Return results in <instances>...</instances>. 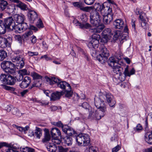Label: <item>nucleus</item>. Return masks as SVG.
<instances>
[{
	"label": "nucleus",
	"instance_id": "obj_1",
	"mask_svg": "<svg viewBox=\"0 0 152 152\" xmlns=\"http://www.w3.org/2000/svg\"><path fill=\"white\" fill-rule=\"evenodd\" d=\"M76 140L79 145L86 146L90 143V139L89 135L86 134L81 133L76 137Z\"/></svg>",
	"mask_w": 152,
	"mask_h": 152
},
{
	"label": "nucleus",
	"instance_id": "obj_2",
	"mask_svg": "<svg viewBox=\"0 0 152 152\" xmlns=\"http://www.w3.org/2000/svg\"><path fill=\"white\" fill-rule=\"evenodd\" d=\"M1 68L8 74H13L15 73V65L11 61H4L1 64Z\"/></svg>",
	"mask_w": 152,
	"mask_h": 152
},
{
	"label": "nucleus",
	"instance_id": "obj_3",
	"mask_svg": "<svg viewBox=\"0 0 152 152\" xmlns=\"http://www.w3.org/2000/svg\"><path fill=\"white\" fill-rule=\"evenodd\" d=\"M98 10H93L91 12L90 17L91 24L93 26H97L100 23L102 17Z\"/></svg>",
	"mask_w": 152,
	"mask_h": 152
},
{
	"label": "nucleus",
	"instance_id": "obj_4",
	"mask_svg": "<svg viewBox=\"0 0 152 152\" xmlns=\"http://www.w3.org/2000/svg\"><path fill=\"white\" fill-rule=\"evenodd\" d=\"M95 9L99 11L103 16L112 13V9L108 6H105L103 4L98 3L95 4Z\"/></svg>",
	"mask_w": 152,
	"mask_h": 152
},
{
	"label": "nucleus",
	"instance_id": "obj_5",
	"mask_svg": "<svg viewBox=\"0 0 152 152\" xmlns=\"http://www.w3.org/2000/svg\"><path fill=\"white\" fill-rule=\"evenodd\" d=\"M0 80L3 83L10 85H14L16 81V79L14 77L9 74L6 75H1L0 76Z\"/></svg>",
	"mask_w": 152,
	"mask_h": 152
},
{
	"label": "nucleus",
	"instance_id": "obj_6",
	"mask_svg": "<svg viewBox=\"0 0 152 152\" xmlns=\"http://www.w3.org/2000/svg\"><path fill=\"white\" fill-rule=\"evenodd\" d=\"M122 59L121 56L120 54L116 53L114 56L110 57L108 60L107 63L108 65L113 67L115 65V64H118L119 61Z\"/></svg>",
	"mask_w": 152,
	"mask_h": 152
},
{
	"label": "nucleus",
	"instance_id": "obj_7",
	"mask_svg": "<svg viewBox=\"0 0 152 152\" xmlns=\"http://www.w3.org/2000/svg\"><path fill=\"white\" fill-rule=\"evenodd\" d=\"M14 28L11 31H14L16 33H20L25 31L28 28V26L26 23L15 24L13 26Z\"/></svg>",
	"mask_w": 152,
	"mask_h": 152
},
{
	"label": "nucleus",
	"instance_id": "obj_8",
	"mask_svg": "<svg viewBox=\"0 0 152 152\" xmlns=\"http://www.w3.org/2000/svg\"><path fill=\"white\" fill-rule=\"evenodd\" d=\"M3 24L7 28L10 30L13 29L14 28L13 26L15 25V20H14L12 17H10L6 19Z\"/></svg>",
	"mask_w": 152,
	"mask_h": 152
},
{
	"label": "nucleus",
	"instance_id": "obj_9",
	"mask_svg": "<svg viewBox=\"0 0 152 152\" xmlns=\"http://www.w3.org/2000/svg\"><path fill=\"white\" fill-rule=\"evenodd\" d=\"M98 109L99 110L95 111L94 116L96 119L99 120L106 114V107H104Z\"/></svg>",
	"mask_w": 152,
	"mask_h": 152
},
{
	"label": "nucleus",
	"instance_id": "obj_10",
	"mask_svg": "<svg viewBox=\"0 0 152 152\" xmlns=\"http://www.w3.org/2000/svg\"><path fill=\"white\" fill-rule=\"evenodd\" d=\"M73 5L75 7L80 8L81 10L87 12H89L92 8L91 7H83V4L81 1L74 2L73 3Z\"/></svg>",
	"mask_w": 152,
	"mask_h": 152
},
{
	"label": "nucleus",
	"instance_id": "obj_11",
	"mask_svg": "<svg viewBox=\"0 0 152 152\" xmlns=\"http://www.w3.org/2000/svg\"><path fill=\"white\" fill-rule=\"evenodd\" d=\"M29 12L28 13V16L29 21L31 23H33L38 19V16L37 13L30 9L28 10Z\"/></svg>",
	"mask_w": 152,
	"mask_h": 152
},
{
	"label": "nucleus",
	"instance_id": "obj_12",
	"mask_svg": "<svg viewBox=\"0 0 152 152\" xmlns=\"http://www.w3.org/2000/svg\"><path fill=\"white\" fill-rule=\"evenodd\" d=\"M31 82V78L28 76L25 77L21 83L20 84L19 86L22 88H25L28 87Z\"/></svg>",
	"mask_w": 152,
	"mask_h": 152
},
{
	"label": "nucleus",
	"instance_id": "obj_13",
	"mask_svg": "<svg viewBox=\"0 0 152 152\" xmlns=\"http://www.w3.org/2000/svg\"><path fill=\"white\" fill-rule=\"evenodd\" d=\"M63 131L69 136H72L76 134L73 129L67 125H65L63 128Z\"/></svg>",
	"mask_w": 152,
	"mask_h": 152
},
{
	"label": "nucleus",
	"instance_id": "obj_14",
	"mask_svg": "<svg viewBox=\"0 0 152 152\" xmlns=\"http://www.w3.org/2000/svg\"><path fill=\"white\" fill-rule=\"evenodd\" d=\"M74 23L76 26H79L80 28L82 29H88L91 27V25L88 23H81L77 20L74 21Z\"/></svg>",
	"mask_w": 152,
	"mask_h": 152
},
{
	"label": "nucleus",
	"instance_id": "obj_15",
	"mask_svg": "<svg viewBox=\"0 0 152 152\" xmlns=\"http://www.w3.org/2000/svg\"><path fill=\"white\" fill-rule=\"evenodd\" d=\"M95 105L97 109L105 107L104 102L102 99L101 96L95 99Z\"/></svg>",
	"mask_w": 152,
	"mask_h": 152
},
{
	"label": "nucleus",
	"instance_id": "obj_16",
	"mask_svg": "<svg viewBox=\"0 0 152 152\" xmlns=\"http://www.w3.org/2000/svg\"><path fill=\"white\" fill-rule=\"evenodd\" d=\"M13 18L14 20L18 24H21L25 23L24 22V21L25 18L24 15L16 14L13 16Z\"/></svg>",
	"mask_w": 152,
	"mask_h": 152
},
{
	"label": "nucleus",
	"instance_id": "obj_17",
	"mask_svg": "<svg viewBox=\"0 0 152 152\" xmlns=\"http://www.w3.org/2000/svg\"><path fill=\"white\" fill-rule=\"evenodd\" d=\"M112 67L113 69V72L114 73L116 74H118L120 76L122 75V72L123 71V68L120 65H119L118 64Z\"/></svg>",
	"mask_w": 152,
	"mask_h": 152
},
{
	"label": "nucleus",
	"instance_id": "obj_18",
	"mask_svg": "<svg viewBox=\"0 0 152 152\" xmlns=\"http://www.w3.org/2000/svg\"><path fill=\"white\" fill-rule=\"evenodd\" d=\"M50 133L53 138H56L57 136L61 138V132L57 128H53L51 129Z\"/></svg>",
	"mask_w": 152,
	"mask_h": 152
},
{
	"label": "nucleus",
	"instance_id": "obj_19",
	"mask_svg": "<svg viewBox=\"0 0 152 152\" xmlns=\"http://www.w3.org/2000/svg\"><path fill=\"white\" fill-rule=\"evenodd\" d=\"M57 85L58 87L63 90H65L67 88H70V84L65 81L60 80Z\"/></svg>",
	"mask_w": 152,
	"mask_h": 152
},
{
	"label": "nucleus",
	"instance_id": "obj_20",
	"mask_svg": "<svg viewBox=\"0 0 152 152\" xmlns=\"http://www.w3.org/2000/svg\"><path fill=\"white\" fill-rule=\"evenodd\" d=\"M99 42L97 40H94L91 39V41L88 43V46L89 48L92 49H96L99 46Z\"/></svg>",
	"mask_w": 152,
	"mask_h": 152
},
{
	"label": "nucleus",
	"instance_id": "obj_21",
	"mask_svg": "<svg viewBox=\"0 0 152 152\" xmlns=\"http://www.w3.org/2000/svg\"><path fill=\"white\" fill-rule=\"evenodd\" d=\"M124 25V21L121 19H117L113 23V25L116 28L121 29L123 28Z\"/></svg>",
	"mask_w": 152,
	"mask_h": 152
},
{
	"label": "nucleus",
	"instance_id": "obj_22",
	"mask_svg": "<svg viewBox=\"0 0 152 152\" xmlns=\"http://www.w3.org/2000/svg\"><path fill=\"white\" fill-rule=\"evenodd\" d=\"M145 140L149 144L152 145V131L151 132H147L145 134Z\"/></svg>",
	"mask_w": 152,
	"mask_h": 152
},
{
	"label": "nucleus",
	"instance_id": "obj_23",
	"mask_svg": "<svg viewBox=\"0 0 152 152\" xmlns=\"http://www.w3.org/2000/svg\"><path fill=\"white\" fill-rule=\"evenodd\" d=\"M46 80L48 82L50 85H53L55 83L57 85L60 80L54 77H47L46 78Z\"/></svg>",
	"mask_w": 152,
	"mask_h": 152
},
{
	"label": "nucleus",
	"instance_id": "obj_24",
	"mask_svg": "<svg viewBox=\"0 0 152 152\" xmlns=\"http://www.w3.org/2000/svg\"><path fill=\"white\" fill-rule=\"evenodd\" d=\"M113 14L112 13L103 16V20L105 24L109 23L113 20Z\"/></svg>",
	"mask_w": 152,
	"mask_h": 152
},
{
	"label": "nucleus",
	"instance_id": "obj_25",
	"mask_svg": "<svg viewBox=\"0 0 152 152\" xmlns=\"http://www.w3.org/2000/svg\"><path fill=\"white\" fill-rule=\"evenodd\" d=\"M139 18L140 20L141 26L144 29H146L148 27V25L146 22L145 19L143 18V16L140 14Z\"/></svg>",
	"mask_w": 152,
	"mask_h": 152
},
{
	"label": "nucleus",
	"instance_id": "obj_26",
	"mask_svg": "<svg viewBox=\"0 0 152 152\" xmlns=\"http://www.w3.org/2000/svg\"><path fill=\"white\" fill-rule=\"evenodd\" d=\"M99 49L101 54L108 57L109 56V51L104 45H102L100 46Z\"/></svg>",
	"mask_w": 152,
	"mask_h": 152
},
{
	"label": "nucleus",
	"instance_id": "obj_27",
	"mask_svg": "<svg viewBox=\"0 0 152 152\" xmlns=\"http://www.w3.org/2000/svg\"><path fill=\"white\" fill-rule=\"evenodd\" d=\"M45 133L44 137L42 139V142H45L49 141L50 139V136L49 134L48 129L45 128L44 129Z\"/></svg>",
	"mask_w": 152,
	"mask_h": 152
},
{
	"label": "nucleus",
	"instance_id": "obj_28",
	"mask_svg": "<svg viewBox=\"0 0 152 152\" xmlns=\"http://www.w3.org/2000/svg\"><path fill=\"white\" fill-rule=\"evenodd\" d=\"M11 58L13 62H17L23 58H21L18 53H14L12 56Z\"/></svg>",
	"mask_w": 152,
	"mask_h": 152
},
{
	"label": "nucleus",
	"instance_id": "obj_29",
	"mask_svg": "<svg viewBox=\"0 0 152 152\" xmlns=\"http://www.w3.org/2000/svg\"><path fill=\"white\" fill-rule=\"evenodd\" d=\"M9 45L7 39L4 37H0V46L2 48H5Z\"/></svg>",
	"mask_w": 152,
	"mask_h": 152
},
{
	"label": "nucleus",
	"instance_id": "obj_30",
	"mask_svg": "<svg viewBox=\"0 0 152 152\" xmlns=\"http://www.w3.org/2000/svg\"><path fill=\"white\" fill-rule=\"evenodd\" d=\"M42 130L40 128L36 127L34 133H33V136L36 137L37 138L40 139L42 135Z\"/></svg>",
	"mask_w": 152,
	"mask_h": 152
},
{
	"label": "nucleus",
	"instance_id": "obj_31",
	"mask_svg": "<svg viewBox=\"0 0 152 152\" xmlns=\"http://www.w3.org/2000/svg\"><path fill=\"white\" fill-rule=\"evenodd\" d=\"M41 84L42 83L41 80L37 81V80H34L28 89L29 90H32L34 87H39L41 86Z\"/></svg>",
	"mask_w": 152,
	"mask_h": 152
},
{
	"label": "nucleus",
	"instance_id": "obj_32",
	"mask_svg": "<svg viewBox=\"0 0 152 152\" xmlns=\"http://www.w3.org/2000/svg\"><path fill=\"white\" fill-rule=\"evenodd\" d=\"M108 57L106 56H104L100 54L97 56L96 58L102 64H103L107 61Z\"/></svg>",
	"mask_w": 152,
	"mask_h": 152
},
{
	"label": "nucleus",
	"instance_id": "obj_33",
	"mask_svg": "<svg viewBox=\"0 0 152 152\" xmlns=\"http://www.w3.org/2000/svg\"><path fill=\"white\" fill-rule=\"evenodd\" d=\"M61 95V94L60 92L57 91L54 92L51 94L50 98L51 100L55 101L59 99Z\"/></svg>",
	"mask_w": 152,
	"mask_h": 152
},
{
	"label": "nucleus",
	"instance_id": "obj_34",
	"mask_svg": "<svg viewBox=\"0 0 152 152\" xmlns=\"http://www.w3.org/2000/svg\"><path fill=\"white\" fill-rule=\"evenodd\" d=\"M47 148L48 151L50 152H56L57 149L56 145L53 144L48 145Z\"/></svg>",
	"mask_w": 152,
	"mask_h": 152
},
{
	"label": "nucleus",
	"instance_id": "obj_35",
	"mask_svg": "<svg viewBox=\"0 0 152 152\" xmlns=\"http://www.w3.org/2000/svg\"><path fill=\"white\" fill-rule=\"evenodd\" d=\"M64 142L67 146L71 145L72 143V139L70 137L66 136L63 138Z\"/></svg>",
	"mask_w": 152,
	"mask_h": 152
},
{
	"label": "nucleus",
	"instance_id": "obj_36",
	"mask_svg": "<svg viewBox=\"0 0 152 152\" xmlns=\"http://www.w3.org/2000/svg\"><path fill=\"white\" fill-rule=\"evenodd\" d=\"M96 27L94 29V31L97 33L101 32L104 28V26L103 24H100V23L97 26H94Z\"/></svg>",
	"mask_w": 152,
	"mask_h": 152
},
{
	"label": "nucleus",
	"instance_id": "obj_37",
	"mask_svg": "<svg viewBox=\"0 0 152 152\" xmlns=\"http://www.w3.org/2000/svg\"><path fill=\"white\" fill-rule=\"evenodd\" d=\"M31 75L33 79L34 80H37V81L38 80H41L42 76L35 72H33L31 73Z\"/></svg>",
	"mask_w": 152,
	"mask_h": 152
},
{
	"label": "nucleus",
	"instance_id": "obj_38",
	"mask_svg": "<svg viewBox=\"0 0 152 152\" xmlns=\"http://www.w3.org/2000/svg\"><path fill=\"white\" fill-rule=\"evenodd\" d=\"M23 59L24 58H23L19 61L16 62V66L18 69H21L24 66V62Z\"/></svg>",
	"mask_w": 152,
	"mask_h": 152
},
{
	"label": "nucleus",
	"instance_id": "obj_39",
	"mask_svg": "<svg viewBox=\"0 0 152 152\" xmlns=\"http://www.w3.org/2000/svg\"><path fill=\"white\" fill-rule=\"evenodd\" d=\"M7 2L4 0H0V7L2 10H4L8 5Z\"/></svg>",
	"mask_w": 152,
	"mask_h": 152
},
{
	"label": "nucleus",
	"instance_id": "obj_40",
	"mask_svg": "<svg viewBox=\"0 0 152 152\" xmlns=\"http://www.w3.org/2000/svg\"><path fill=\"white\" fill-rule=\"evenodd\" d=\"M65 96L66 97H69L72 96V92L71 91V88H67L65 90Z\"/></svg>",
	"mask_w": 152,
	"mask_h": 152
},
{
	"label": "nucleus",
	"instance_id": "obj_41",
	"mask_svg": "<svg viewBox=\"0 0 152 152\" xmlns=\"http://www.w3.org/2000/svg\"><path fill=\"white\" fill-rule=\"evenodd\" d=\"M111 30L110 28H106L105 29L103 32L102 33V35H107L109 36L110 37H111V35H113V33H111Z\"/></svg>",
	"mask_w": 152,
	"mask_h": 152
},
{
	"label": "nucleus",
	"instance_id": "obj_42",
	"mask_svg": "<svg viewBox=\"0 0 152 152\" xmlns=\"http://www.w3.org/2000/svg\"><path fill=\"white\" fill-rule=\"evenodd\" d=\"M17 6L21 9L24 10H28L29 9H28L27 5L21 1L17 5Z\"/></svg>",
	"mask_w": 152,
	"mask_h": 152
},
{
	"label": "nucleus",
	"instance_id": "obj_43",
	"mask_svg": "<svg viewBox=\"0 0 152 152\" xmlns=\"http://www.w3.org/2000/svg\"><path fill=\"white\" fill-rule=\"evenodd\" d=\"M7 56L6 51L4 50H0V61H3Z\"/></svg>",
	"mask_w": 152,
	"mask_h": 152
},
{
	"label": "nucleus",
	"instance_id": "obj_44",
	"mask_svg": "<svg viewBox=\"0 0 152 152\" xmlns=\"http://www.w3.org/2000/svg\"><path fill=\"white\" fill-rule=\"evenodd\" d=\"M11 113L13 115L18 116H20L21 115L19 110L17 108L15 107H12L11 110Z\"/></svg>",
	"mask_w": 152,
	"mask_h": 152
},
{
	"label": "nucleus",
	"instance_id": "obj_45",
	"mask_svg": "<svg viewBox=\"0 0 152 152\" xmlns=\"http://www.w3.org/2000/svg\"><path fill=\"white\" fill-rule=\"evenodd\" d=\"M105 96L107 101L108 103H110L112 102L113 98V96L110 93H107L106 94Z\"/></svg>",
	"mask_w": 152,
	"mask_h": 152
},
{
	"label": "nucleus",
	"instance_id": "obj_46",
	"mask_svg": "<svg viewBox=\"0 0 152 152\" xmlns=\"http://www.w3.org/2000/svg\"><path fill=\"white\" fill-rule=\"evenodd\" d=\"M121 34V32L119 31H116L114 32V34H113V35H111L113 36V39L114 40H117L119 38V36H120Z\"/></svg>",
	"mask_w": 152,
	"mask_h": 152
},
{
	"label": "nucleus",
	"instance_id": "obj_47",
	"mask_svg": "<svg viewBox=\"0 0 152 152\" xmlns=\"http://www.w3.org/2000/svg\"><path fill=\"white\" fill-rule=\"evenodd\" d=\"M6 28L3 23H0V34H4L6 32Z\"/></svg>",
	"mask_w": 152,
	"mask_h": 152
},
{
	"label": "nucleus",
	"instance_id": "obj_48",
	"mask_svg": "<svg viewBox=\"0 0 152 152\" xmlns=\"http://www.w3.org/2000/svg\"><path fill=\"white\" fill-rule=\"evenodd\" d=\"M33 33L32 31L31 30H30L28 31H27L25 34H23L22 36V38L24 39H27L30 36L32 35Z\"/></svg>",
	"mask_w": 152,
	"mask_h": 152
},
{
	"label": "nucleus",
	"instance_id": "obj_49",
	"mask_svg": "<svg viewBox=\"0 0 152 152\" xmlns=\"http://www.w3.org/2000/svg\"><path fill=\"white\" fill-rule=\"evenodd\" d=\"M51 124L55 125V126H58V127H60L62 128V129L63 130V128L64 127V126H63V124L60 121H58L57 122H51Z\"/></svg>",
	"mask_w": 152,
	"mask_h": 152
},
{
	"label": "nucleus",
	"instance_id": "obj_50",
	"mask_svg": "<svg viewBox=\"0 0 152 152\" xmlns=\"http://www.w3.org/2000/svg\"><path fill=\"white\" fill-rule=\"evenodd\" d=\"M103 36L102 38L101 39L102 42L104 43H107L109 37H110L109 36L106 35H102Z\"/></svg>",
	"mask_w": 152,
	"mask_h": 152
},
{
	"label": "nucleus",
	"instance_id": "obj_51",
	"mask_svg": "<svg viewBox=\"0 0 152 152\" xmlns=\"http://www.w3.org/2000/svg\"><path fill=\"white\" fill-rule=\"evenodd\" d=\"M100 38V36L97 34H93L92 36V39L94 40H97L99 42V40Z\"/></svg>",
	"mask_w": 152,
	"mask_h": 152
},
{
	"label": "nucleus",
	"instance_id": "obj_52",
	"mask_svg": "<svg viewBox=\"0 0 152 152\" xmlns=\"http://www.w3.org/2000/svg\"><path fill=\"white\" fill-rule=\"evenodd\" d=\"M36 26L38 28H42L44 27L43 24L42 20L40 19H38V21L37 22Z\"/></svg>",
	"mask_w": 152,
	"mask_h": 152
},
{
	"label": "nucleus",
	"instance_id": "obj_53",
	"mask_svg": "<svg viewBox=\"0 0 152 152\" xmlns=\"http://www.w3.org/2000/svg\"><path fill=\"white\" fill-rule=\"evenodd\" d=\"M19 72L21 73L20 74H22L23 75H28L30 74V72L26 69L20 70Z\"/></svg>",
	"mask_w": 152,
	"mask_h": 152
},
{
	"label": "nucleus",
	"instance_id": "obj_54",
	"mask_svg": "<svg viewBox=\"0 0 152 152\" xmlns=\"http://www.w3.org/2000/svg\"><path fill=\"white\" fill-rule=\"evenodd\" d=\"M98 148L96 147L92 146L89 149V152H98Z\"/></svg>",
	"mask_w": 152,
	"mask_h": 152
},
{
	"label": "nucleus",
	"instance_id": "obj_55",
	"mask_svg": "<svg viewBox=\"0 0 152 152\" xmlns=\"http://www.w3.org/2000/svg\"><path fill=\"white\" fill-rule=\"evenodd\" d=\"M142 127L140 124H138L136 126V127L134 128L135 131L137 132H140L142 130Z\"/></svg>",
	"mask_w": 152,
	"mask_h": 152
},
{
	"label": "nucleus",
	"instance_id": "obj_56",
	"mask_svg": "<svg viewBox=\"0 0 152 152\" xmlns=\"http://www.w3.org/2000/svg\"><path fill=\"white\" fill-rule=\"evenodd\" d=\"M58 152H67L68 149L67 148H64L62 146H58Z\"/></svg>",
	"mask_w": 152,
	"mask_h": 152
},
{
	"label": "nucleus",
	"instance_id": "obj_57",
	"mask_svg": "<svg viewBox=\"0 0 152 152\" xmlns=\"http://www.w3.org/2000/svg\"><path fill=\"white\" fill-rule=\"evenodd\" d=\"M39 53L37 52H32L31 51H28L27 54L29 56H37Z\"/></svg>",
	"mask_w": 152,
	"mask_h": 152
},
{
	"label": "nucleus",
	"instance_id": "obj_58",
	"mask_svg": "<svg viewBox=\"0 0 152 152\" xmlns=\"http://www.w3.org/2000/svg\"><path fill=\"white\" fill-rule=\"evenodd\" d=\"M95 0H84L85 3L87 5H91L94 4Z\"/></svg>",
	"mask_w": 152,
	"mask_h": 152
},
{
	"label": "nucleus",
	"instance_id": "obj_59",
	"mask_svg": "<svg viewBox=\"0 0 152 152\" xmlns=\"http://www.w3.org/2000/svg\"><path fill=\"white\" fill-rule=\"evenodd\" d=\"M121 148L120 146L119 145H118L115 147L113 148L112 149V152H117Z\"/></svg>",
	"mask_w": 152,
	"mask_h": 152
},
{
	"label": "nucleus",
	"instance_id": "obj_60",
	"mask_svg": "<svg viewBox=\"0 0 152 152\" xmlns=\"http://www.w3.org/2000/svg\"><path fill=\"white\" fill-rule=\"evenodd\" d=\"M54 139L53 140V142L54 144H59L61 142V141L57 138V137L56 138H54Z\"/></svg>",
	"mask_w": 152,
	"mask_h": 152
},
{
	"label": "nucleus",
	"instance_id": "obj_61",
	"mask_svg": "<svg viewBox=\"0 0 152 152\" xmlns=\"http://www.w3.org/2000/svg\"><path fill=\"white\" fill-rule=\"evenodd\" d=\"M79 106H81L85 109H88L89 107V104L86 102H83L81 105Z\"/></svg>",
	"mask_w": 152,
	"mask_h": 152
},
{
	"label": "nucleus",
	"instance_id": "obj_62",
	"mask_svg": "<svg viewBox=\"0 0 152 152\" xmlns=\"http://www.w3.org/2000/svg\"><path fill=\"white\" fill-rule=\"evenodd\" d=\"M30 40L31 41V43L33 44H34L37 42V39L35 36L33 35L31 37Z\"/></svg>",
	"mask_w": 152,
	"mask_h": 152
},
{
	"label": "nucleus",
	"instance_id": "obj_63",
	"mask_svg": "<svg viewBox=\"0 0 152 152\" xmlns=\"http://www.w3.org/2000/svg\"><path fill=\"white\" fill-rule=\"evenodd\" d=\"M16 78L17 81L20 82L23 80V77L22 74H20L19 75L17 76Z\"/></svg>",
	"mask_w": 152,
	"mask_h": 152
},
{
	"label": "nucleus",
	"instance_id": "obj_64",
	"mask_svg": "<svg viewBox=\"0 0 152 152\" xmlns=\"http://www.w3.org/2000/svg\"><path fill=\"white\" fill-rule=\"evenodd\" d=\"M10 146V145L5 142H2L0 143V148H1L3 146H6L9 147Z\"/></svg>",
	"mask_w": 152,
	"mask_h": 152
}]
</instances>
